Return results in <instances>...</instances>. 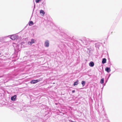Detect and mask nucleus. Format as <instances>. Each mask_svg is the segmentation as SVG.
Masks as SVG:
<instances>
[{
  "label": "nucleus",
  "mask_w": 122,
  "mask_h": 122,
  "mask_svg": "<svg viewBox=\"0 0 122 122\" xmlns=\"http://www.w3.org/2000/svg\"><path fill=\"white\" fill-rule=\"evenodd\" d=\"M34 23L32 21H30L29 22V25L30 26H31Z\"/></svg>",
  "instance_id": "nucleus-11"
},
{
  "label": "nucleus",
  "mask_w": 122,
  "mask_h": 122,
  "mask_svg": "<svg viewBox=\"0 0 122 122\" xmlns=\"http://www.w3.org/2000/svg\"><path fill=\"white\" fill-rule=\"evenodd\" d=\"M75 92V90H73V91H72V92L73 93H74V92Z\"/></svg>",
  "instance_id": "nucleus-15"
},
{
  "label": "nucleus",
  "mask_w": 122,
  "mask_h": 122,
  "mask_svg": "<svg viewBox=\"0 0 122 122\" xmlns=\"http://www.w3.org/2000/svg\"><path fill=\"white\" fill-rule=\"evenodd\" d=\"M17 38V36L14 35L11 36L10 37V38L13 40H15Z\"/></svg>",
  "instance_id": "nucleus-2"
},
{
  "label": "nucleus",
  "mask_w": 122,
  "mask_h": 122,
  "mask_svg": "<svg viewBox=\"0 0 122 122\" xmlns=\"http://www.w3.org/2000/svg\"><path fill=\"white\" fill-rule=\"evenodd\" d=\"M89 65L91 67H93L94 65V62L92 61L91 62L89 63Z\"/></svg>",
  "instance_id": "nucleus-7"
},
{
  "label": "nucleus",
  "mask_w": 122,
  "mask_h": 122,
  "mask_svg": "<svg viewBox=\"0 0 122 122\" xmlns=\"http://www.w3.org/2000/svg\"><path fill=\"white\" fill-rule=\"evenodd\" d=\"M40 81V80H33L31 81H30V83H31L32 84H35V83H37L38 82Z\"/></svg>",
  "instance_id": "nucleus-1"
},
{
  "label": "nucleus",
  "mask_w": 122,
  "mask_h": 122,
  "mask_svg": "<svg viewBox=\"0 0 122 122\" xmlns=\"http://www.w3.org/2000/svg\"><path fill=\"white\" fill-rule=\"evenodd\" d=\"M71 122H74V121H71Z\"/></svg>",
  "instance_id": "nucleus-16"
},
{
  "label": "nucleus",
  "mask_w": 122,
  "mask_h": 122,
  "mask_svg": "<svg viewBox=\"0 0 122 122\" xmlns=\"http://www.w3.org/2000/svg\"><path fill=\"white\" fill-rule=\"evenodd\" d=\"M81 84L83 85V86H84L85 85V82L84 81H82L81 82Z\"/></svg>",
  "instance_id": "nucleus-13"
},
{
  "label": "nucleus",
  "mask_w": 122,
  "mask_h": 122,
  "mask_svg": "<svg viewBox=\"0 0 122 122\" xmlns=\"http://www.w3.org/2000/svg\"><path fill=\"white\" fill-rule=\"evenodd\" d=\"M78 80H77L74 83V85L75 86V85H77L78 84Z\"/></svg>",
  "instance_id": "nucleus-10"
},
{
  "label": "nucleus",
  "mask_w": 122,
  "mask_h": 122,
  "mask_svg": "<svg viewBox=\"0 0 122 122\" xmlns=\"http://www.w3.org/2000/svg\"><path fill=\"white\" fill-rule=\"evenodd\" d=\"M1 55V53H0V55Z\"/></svg>",
  "instance_id": "nucleus-17"
},
{
  "label": "nucleus",
  "mask_w": 122,
  "mask_h": 122,
  "mask_svg": "<svg viewBox=\"0 0 122 122\" xmlns=\"http://www.w3.org/2000/svg\"><path fill=\"white\" fill-rule=\"evenodd\" d=\"M104 79L103 78H102L101 81L100 82L101 84H103L104 83Z\"/></svg>",
  "instance_id": "nucleus-12"
},
{
  "label": "nucleus",
  "mask_w": 122,
  "mask_h": 122,
  "mask_svg": "<svg viewBox=\"0 0 122 122\" xmlns=\"http://www.w3.org/2000/svg\"><path fill=\"white\" fill-rule=\"evenodd\" d=\"M35 43V40L34 39H32L31 40V42H28V44H31V43Z\"/></svg>",
  "instance_id": "nucleus-8"
},
{
  "label": "nucleus",
  "mask_w": 122,
  "mask_h": 122,
  "mask_svg": "<svg viewBox=\"0 0 122 122\" xmlns=\"http://www.w3.org/2000/svg\"><path fill=\"white\" fill-rule=\"evenodd\" d=\"M41 0H36L35 1L37 3H38L40 1H41Z\"/></svg>",
  "instance_id": "nucleus-14"
},
{
  "label": "nucleus",
  "mask_w": 122,
  "mask_h": 122,
  "mask_svg": "<svg viewBox=\"0 0 122 122\" xmlns=\"http://www.w3.org/2000/svg\"><path fill=\"white\" fill-rule=\"evenodd\" d=\"M105 70L107 72H109L111 71L110 68L107 67L105 68Z\"/></svg>",
  "instance_id": "nucleus-6"
},
{
  "label": "nucleus",
  "mask_w": 122,
  "mask_h": 122,
  "mask_svg": "<svg viewBox=\"0 0 122 122\" xmlns=\"http://www.w3.org/2000/svg\"><path fill=\"white\" fill-rule=\"evenodd\" d=\"M49 41L48 40H47L46 41L45 44V46L46 47H48L49 46Z\"/></svg>",
  "instance_id": "nucleus-3"
},
{
  "label": "nucleus",
  "mask_w": 122,
  "mask_h": 122,
  "mask_svg": "<svg viewBox=\"0 0 122 122\" xmlns=\"http://www.w3.org/2000/svg\"><path fill=\"white\" fill-rule=\"evenodd\" d=\"M106 59L105 58H103L102 61V63L104 64L106 62Z\"/></svg>",
  "instance_id": "nucleus-9"
},
{
  "label": "nucleus",
  "mask_w": 122,
  "mask_h": 122,
  "mask_svg": "<svg viewBox=\"0 0 122 122\" xmlns=\"http://www.w3.org/2000/svg\"><path fill=\"white\" fill-rule=\"evenodd\" d=\"M40 13L42 16H44L45 14V12L43 10H41L40 11Z\"/></svg>",
  "instance_id": "nucleus-5"
},
{
  "label": "nucleus",
  "mask_w": 122,
  "mask_h": 122,
  "mask_svg": "<svg viewBox=\"0 0 122 122\" xmlns=\"http://www.w3.org/2000/svg\"><path fill=\"white\" fill-rule=\"evenodd\" d=\"M16 97V95H15L14 96L11 97V100L12 101H15V100Z\"/></svg>",
  "instance_id": "nucleus-4"
}]
</instances>
